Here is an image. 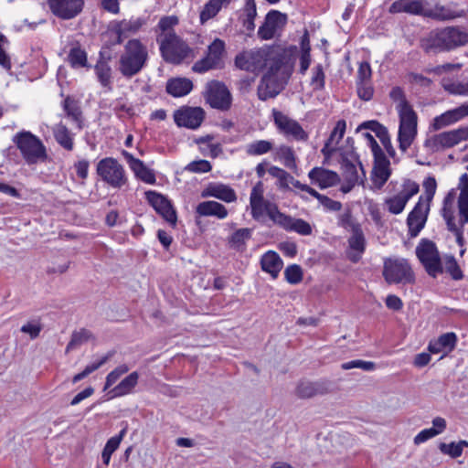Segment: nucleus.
Masks as SVG:
<instances>
[{"instance_id": "obj_64", "label": "nucleus", "mask_w": 468, "mask_h": 468, "mask_svg": "<svg viewBox=\"0 0 468 468\" xmlns=\"http://www.w3.org/2000/svg\"><path fill=\"white\" fill-rule=\"evenodd\" d=\"M381 144H383L384 148L388 152V154L393 157L395 155V150L391 144V141L389 138V134L388 130L385 131L383 133H380V134L378 136Z\"/></svg>"}, {"instance_id": "obj_53", "label": "nucleus", "mask_w": 468, "mask_h": 468, "mask_svg": "<svg viewBox=\"0 0 468 468\" xmlns=\"http://www.w3.org/2000/svg\"><path fill=\"white\" fill-rule=\"evenodd\" d=\"M375 363L371 361H363V360H353L350 362L344 363L342 365V368L345 370H349L352 368H361L366 371H370L375 368Z\"/></svg>"}, {"instance_id": "obj_42", "label": "nucleus", "mask_w": 468, "mask_h": 468, "mask_svg": "<svg viewBox=\"0 0 468 468\" xmlns=\"http://www.w3.org/2000/svg\"><path fill=\"white\" fill-rule=\"evenodd\" d=\"M272 149V144L266 140L255 141L247 145L246 153L249 155H261L270 152Z\"/></svg>"}, {"instance_id": "obj_52", "label": "nucleus", "mask_w": 468, "mask_h": 468, "mask_svg": "<svg viewBox=\"0 0 468 468\" xmlns=\"http://www.w3.org/2000/svg\"><path fill=\"white\" fill-rule=\"evenodd\" d=\"M439 449L442 453L448 454L452 458H457L461 456L463 453V449L460 447V445H458V443L455 442H441L439 445Z\"/></svg>"}, {"instance_id": "obj_23", "label": "nucleus", "mask_w": 468, "mask_h": 468, "mask_svg": "<svg viewBox=\"0 0 468 468\" xmlns=\"http://www.w3.org/2000/svg\"><path fill=\"white\" fill-rule=\"evenodd\" d=\"M349 250L347 258L354 263L357 262L366 249V240L359 226H353L351 237L348 239Z\"/></svg>"}, {"instance_id": "obj_25", "label": "nucleus", "mask_w": 468, "mask_h": 468, "mask_svg": "<svg viewBox=\"0 0 468 468\" xmlns=\"http://www.w3.org/2000/svg\"><path fill=\"white\" fill-rule=\"evenodd\" d=\"M457 336L453 332L442 334L429 343L428 350L431 354L442 353L441 358L451 353L456 346Z\"/></svg>"}, {"instance_id": "obj_45", "label": "nucleus", "mask_w": 468, "mask_h": 468, "mask_svg": "<svg viewBox=\"0 0 468 468\" xmlns=\"http://www.w3.org/2000/svg\"><path fill=\"white\" fill-rule=\"evenodd\" d=\"M268 172L271 176L279 180L280 188H289V184L290 181L292 180V176H291L288 172L277 166L270 167Z\"/></svg>"}, {"instance_id": "obj_4", "label": "nucleus", "mask_w": 468, "mask_h": 468, "mask_svg": "<svg viewBox=\"0 0 468 468\" xmlns=\"http://www.w3.org/2000/svg\"><path fill=\"white\" fill-rule=\"evenodd\" d=\"M147 58L146 47L139 39H131L120 57L119 71L122 76L132 78L142 70Z\"/></svg>"}, {"instance_id": "obj_54", "label": "nucleus", "mask_w": 468, "mask_h": 468, "mask_svg": "<svg viewBox=\"0 0 468 468\" xmlns=\"http://www.w3.org/2000/svg\"><path fill=\"white\" fill-rule=\"evenodd\" d=\"M458 209L460 216V223L463 226L468 222V197L460 194L458 197Z\"/></svg>"}, {"instance_id": "obj_57", "label": "nucleus", "mask_w": 468, "mask_h": 468, "mask_svg": "<svg viewBox=\"0 0 468 468\" xmlns=\"http://www.w3.org/2000/svg\"><path fill=\"white\" fill-rule=\"evenodd\" d=\"M314 75L311 80V84L316 90H321L324 86V73L322 65H317L314 69Z\"/></svg>"}, {"instance_id": "obj_9", "label": "nucleus", "mask_w": 468, "mask_h": 468, "mask_svg": "<svg viewBox=\"0 0 468 468\" xmlns=\"http://www.w3.org/2000/svg\"><path fill=\"white\" fill-rule=\"evenodd\" d=\"M464 140H468V126L436 134L426 140L425 146L433 151H438L452 147Z\"/></svg>"}, {"instance_id": "obj_15", "label": "nucleus", "mask_w": 468, "mask_h": 468, "mask_svg": "<svg viewBox=\"0 0 468 468\" xmlns=\"http://www.w3.org/2000/svg\"><path fill=\"white\" fill-rule=\"evenodd\" d=\"M207 101L214 109L227 111L231 105V95L223 83L212 81L207 86Z\"/></svg>"}, {"instance_id": "obj_28", "label": "nucleus", "mask_w": 468, "mask_h": 468, "mask_svg": "<svg viewBox=\"0 0 468 468\" xmlns=\"http://www.w3.org/2000/svg\"><path fill=\"white\" fill-rule=\"evenodd\" d=\"M308 176L321 188L335 186L340 181L339 176L335 172L320 167L313 168Z\"/></svg>"}, {"instance_id": "obj_58", "label": "nucleus", "mask_w": 468, "mask_h": 468, "mask_svg": "<svg viewBox=\"0 0 468 468\" xmlns=\"http://www.w3.org/2000/svg\"><path fill=\"white\" fill-rule=\"evenodd\" d=\"M250 237V230L249 229H238L230 238V243L235 246L244 244L245 240Z\"/></svg>"}, {"instance_id": "obj_44", "label": "nucleus", "mask_w": 468, "mask_h": 468, "mask_svg": "<svg viewBox=\"0 0 468 468\" xmlns=\"http://www.w3.org/2000/svg\"><path fill=\"white\" fill-rule=\"evenodd\" d=\"M92 337V334L87 329H81L78 332H74L71 335L69 343L67 346L66 352H69L70 349L88 342Z\"/></svg>"}, {"instance_id": "obj_36", "label": "nucleus", "mask_w": 468, "mask_h": 468, "mask_svg": "<svg viewBox=\"0 0 468 468\" xmlns=\"http://www.w3.org/2000/svg\"><path fill=\"white\" fill-rule=\"evenodd\" d=\"M139 379V374L137 372H132L126 378H124L114 388V396H124L132 392L134 387L137 385Z\"/></svg>"}, {"instance_id": "obj_13", "label": "nucleus", "mask_w": 468, "mask_h": 468, "mask_svg": "<svg viewBox=\"0 0 468 468\" xmlns=\"http://www.w3.org/2000/svg\"><path fill=\"white\" fill-rule=\"evenodd\" d=\"M430 207L431 205L424 203V197L420 196L419 201L410 212L407 218L409 234L411 238L417 237L424 228L430 212Z\"/></svg>"}, {"instance_id": "obj_7", "label": "nucleus", "mask_w": 468, "mask_h": 468, "mask_svg": "<svg viewBox=\"0 0 468 468\" xmlns=\"http://www.w3.org/2000/svg\"><path fill=\"white\" fill-rule=\"evenodd\" d=\"M416 254L429 275L436 277L443 271L439 252L434 242L423 239L416 248Z\"/></svg>"}, {"instance_id": "obj_30", "label": "nucleus", "mask_w": 468, "mask_h": 468, "mask_svg": "<svg viewBox=\"0 0 468 468\" xmlns=\"http://www.w3.org/2000/svg\"><path fill=\"white\" fill-rule=\"evenodd\" d=\"M261 266L262 271L270 273L272 278H276L282 268V261L278 253L270 250L261 257Z\"/></svg>"}, {"instance_id": "obj_49", "label": "nucleus", "mask_w": 468, "mask_h": 468, "mask_svg": "<svg viewBox=\"0 0 468 468\" xmlns=\"http://www.w3.org/2000/svg\"><path fill=\"white\" fill-rule=\"evenodd\" d=\"M445 271L453 280H461L463 277V271L453 256L445 259Z\"/></svg>"}, {"instance_id": "obj_47", "label": "nucleus", "mask_w": 468, "mask_h": 468, "mask_svg": "<svg viewBox=\"0 0 468 468\" xmlns=\"http://www.w3.org/2000/svg\"><path fill=\"white\" fill-rule=\"evenodd\" d=\"M286 281L291 284H297L303 280V270L297 264L288 266L284 271Z\"/></svg>"}, {"instance_id": "obj_11", "label": "nucleus", "mask_w": 468, "mask_h": 468, "mask_svg": "<svg viewBox=\"0 0 468 468\" xmlns=\"http://www.w3.org/2000/svg\"><path fill=\"white\" fill-rule=\"evenodd\" d=\"M271 219L285 230L294 231L303 236L311 235L313 231L311 225L307 221L285 215L281 212L278 207L272 208Z\"/></svg>"}, {"instance_id": "obj_2", "label": "nucleus", "mask_w": 468, "mask_h": 468, "mask_svg": "<svg viewBox=\"0 0 468 468\" xmlns=\"http://www.w3.org/2000/svg\"><path fill=\"white\" fill-rule=\"evenodd\" d=\"M389 97L392 101L398 102L397 110L399 117L398 140L399 149L405 153L417 136L418 116L406 100L404 91L400 87H394L389 93Z\"/></svg>"}, {"instance_id": "obj_1", "label": "nucleus", "mask_w": 468, "mask_h": 468, "mask_svg": "<svg viewBox=\"0 0 468 468\" xmlns=\"http://www.w3.org/2000/svg\"><path fill=\"white\" fill-rule=\"evenodd\" d=\"M296 54L295 46H264L239 53L235 58V65L250 72L266 70L258 87L259 98L266 101L283 90L292 74Z\"/></svg>"}, {"instance_id": "obj_18", "label": "nucleus", "mask_w": 468, "mask_h": 468, "mask_svg": "<svg viewBox=\"0 0 468 468\" xmlns=\"http://www.w3.org/2000/svg\"><path fill=\"white\" fill-rule=\"evenodd\" d=\"M205 117V112L199 107H182L174 113L176 123L189 129L198 128Z\"/></svg>"}, {"instance_id": "obj_31", "label": "nucleus", "mask_w": 468, "mask_h": 468, "mask_svg": "<svg viewBox=\"0 0 468 468\" xmlns=\"http://www.w3.org/2000/svg\"><path fill=\"white\" fill-rule=\"evenodd\" d=\"M193 89L192 81L187 78L170 79L166 83V91L173 97H182Z\"/></svg>"}, {"instance_id": "obj_48", "label": "nucleus", "mask_w": 468, "mask_h": 468, "mask_svg": "<svg viewBox=\"0 0 468 468\" xmlns=\"http://www.w3.org/2000/svg\"><path fill=\"white\" fill-rule=\"evenodd\" d=\"M64 110L75 122H80L81 111L76 101L67 97L64 101Z\"/></svg>"}, {"instance_id": "obj_46", "label": "nucleus", "mask_w": 468, "mask_h": 468, "mask_svg": "<svg viewBox=\"0 0 468 468\" xmlns=\"http://www.w3.org/2000/svg\"><path fill=\"white\" fill-rule=\"evenodd\" d=\"M69 61L72 67H85L87 64V54L80 48H73L69 51Z\"/></svg>"}, {"instance_id": "obj_62", "label": "nucleus", "mask_w": 468, "mask_h": 468, "mask_svg": "<svg viewBox=\"0 0 468 468\" xmlns=\"http://www.w3.org/2000/svg\"><path fill=\"white\" fill-rule=\"evenodd\" d=\"M178 23V18L175 16H164L160 19L158 27L162 32L171 29Z\"/></svg>"}, {"instance_id": "obj_27", "label": "nucleus", "mask_w": 468, "mask_h": 468, "mask_svg": "<svg viewBox=\"0 0 468 468\" xmlns=\"http://www.w3.org/2000/svg\"><path fill=\"white\" fill-rule=\"evenodd\" d=\"M201 197H213L227 203L237 200L235 191L230 186L224 184H209L203 190Z\"/></svg>"}, {"instance_id": "obj_32", "label": "nucleus", "mask_w": 468, "mask_h": 468, "mask_svg": "<svg viewBox=\"0 0 468 468\" xmlns=\"http://www.w3.org/2000/svg\"><path fill=\"white\" fill-rule=\"evenodd\" d=\"M463 16V11L452 10L441 5H436L432 9H427L424 13V16L441 21L452 20Z\"/></svg>"}, {"instance_id": "obj_61", "label": "nucleus", "mask_w": 468, "mask_h": 468, "mask_svg": "<svg viewBox=\"0 0 468 468\" xmlns=\"http://www.w3.org/2000/svg\"><path fill=\"white\" fill-rule=\"evenodd\" d=\"M359 82L369 81L371 78V68L367 62H362L357 71Z\"/></svg>"}, {"instance_id": "obj_40", "label": "nucleus", "mask_w": 468, "mask_h": 468, "mask_svg": "<svg viewBox=\"0 0 468 468\" xmlns=\"http://www.w3.org/2000/svg\"><path fill=\"white\" fill-rule=\"evenodd\" d=\"M343 176L347 182V184L356 185L359 181H363V179L359 176L357 168L355 164H353L348 159L343 160Z\"/></svg>"}, {"instance_id": "obj_19", "label": "nucleus", "mask_w": 468, "mask_h": 468, "mask_svg": "<svg viewBox=\"0 0 468 468\" xmlns=\"http://www.w3.org/2000/svg\"><path fill=\"white\" fill-rule=\"evenodd\" d=\"M287 22V16L280 11L271 10L265 17L264 23L258 30V36L263 40L274 37L278 30L283 28Z\"/></svg>"}, {"instance_id": "obj_55", "label": "nucleus", "mask_w": 468, "mask_h": 468, "mask_svg": "<svg viewBox=\"0 0 468 468\" xmlns=\"http://www.w3.org/2000/svg\"><path fill=\"white\" fill-rule=\"evenodd\" d=\"M186 170L193 173H206L211 170V165L207 160H197L189 163Z\"/></svg>"}, {"instance_id": "obj_41", "label": "nucleus", "mask_w": 468, "mask_h": 468, "mask_svg": "<svg viewBox=\"0 0 468 468\" xmlns=\"http://www.w3.org/2000/svg\"><path fill=\"white\" fill-rule=\"evenodd\" d=\"M16 148L20 150L25 160L29 163V131H24L14 137Z\"/></svg>"}, {"instance_id": "obj_29", "label": "nucleus", "mask_w": 468, "mask_h": 468, "mask_svg": "<svg viewBox=\"0 0 468 468\" xmlns=\"http://www.w3.org/2000/svg\"><path fill=\"white\" fill-rule=\"evenodd\" d=\"M425 9L421 1L419 0H398L389 6V13H408L410 15L424 16Z\"/></svg>"}, {"instance_id": "obj_26", "label": "nucleus", "mask_w": 468, "mask_h": 468, "mask_svg": "<svg viewBox=\"0 0 468 468\" xmlns=\"http://www.w3.org/2000/svg\"><path fill=\"white\" fill-rule=\"evenodd\" d=\"M122 155L138 178L147 184H154L155 182L154 172L147 168L141 160L133 157L132 154L126 151H122Z\"/></svg>"}, {"instance_id": "obj_3", "label": "nucleus", "mask_w": 468, "mask_h": 468, "mask_svg": "<svg viewBox=\"0 0 468 468\" xmlns=\"http://www.w3.org/2000/svg\"><path fill=\"white\" fill-rule=\"evenodd\" d=\"M468 44V29L459 27H446L430 33L428 37L421 40V48L425 52L450 51Z\"/></svg>"}, {"instance_id": "obj_5", "label": "nucleus", "mask_w": 468, "mask_h": 468, "mask_svg": "<svg viewBox=\"0 0 468 468\" xmlns=\"http://www.w3.org/2000/svg\"><path fill=\"white\" fill-rule=\"evenodd\" d=\"M160 51L166 62L176 65L193 57V49L173 31L164 35L160 43Z\"/></svg>"}, {"instance_id": "obj_56", "label": "nucleus", "mask_w": 468, "mask_h": 468, "mask_svg": "<svg viewBox=\"0 0 468 468\" xmlns=\"http://www.w3.org/2000/svg\"><path fill=\"white\" fill-rule=\"evenodd\" d=\"M423 186L425 188V194L422 196L424 197V203L431 205L436 191V181L433 177H428Z\"/></svg>"}, {"instance_id": "obj_35", "label": "nucleus", "mask_w": 468, "mask_h": 468, "mask_svg": "<svg viewBox=\"0 0 468 468\" xmlns=\"http://www.w3.org/2000/svg\"><path fill=\"white\" fill-rule=\"evenodd\" d=\"M49 161L46 146L34 134L31 133V164Z\"/></svg>"}, {"instance_id": "obj_14", "label": "nucleus", "mask_w": 468, "mask_h": 468, "mask_svg": "<svg viewBox=\"0 0 468 468\" xmlns=\"http://www.w3.org/2000/svg\"><path fill=\"white\" fill-rule=\"evenodd\" d=\"M264 187L261 181H259L252 188L250 197L251 207V216L255 220H261L264 212L271 218L273 207H278L275 204L266 201L263 197Z\"/></svg>"}, {"instance_id": "obj_63", "label": "nucleus", "mask_w": 468, "mask_h": 468, "mask_svg": "<svg viewBox=\"0 0 468 468\" xmlns=\"http://www.w3.org/2000/svg\"><path fill=\"white\" fill-rule=\"evenodd\" d=\"M279 250L286 256L294 257L297 253V246L294 242L284 241L279 244Z\"/></svg>"}, {"instance_id": "obj_39", "label": "nucleus", "mask_w": 468, "mask_h": 468, "mask_svg": "<svg viewBox=\"0 0 468 468\" xmlns=\"http://www.w3.org/2000/svg\"><path fill=\"white\" fill-rule=\"evenodd\" d=\"M125 433L126 429L124 428L120 431L119 435L112 437L111 439L108 440L101 453L104 464H109L112 454L118 449Z\"/></svg>"}, {"instance_id": "obj_12", "label": "nucleus", "mask_w": 468, "mask_h": 468, "mask_svg": "<svg viewBox=\"0 0 468 468\" xmlns=\"http://www.w3.org/2000/svg\"><path fill=\"white\" fill-rule=\"evenodd\" d=\"M419 192V185L410 179L405 180L402 189L394 197L385 200L388 210L391 214L398 215L401 213L408 201Z\"/></svg>"}, {"instance_id": "obj_33", "label": "nucleus", "mask_w": 468, "mask_h": 468, "mask_svg": "<svg viewBox=\"0 0 468 468\" xmlns=\"http://www.w3.org/2000/svg\"><path fill=\"white\" fill-rule=\"evenodd\" d=\"M197 213L199 216H215L218 218H225L228 215L227 208L216 201H204L197 205Z\"/></svg>"}, {"instance_id": "obj_37", "label": "nucleus", "mask_w": 468, "mask_h": 468, "mask_svg": "<svg viewBox=\"0 0 468 468\" xmlns=\"http://www.w3.org/2000/svg\"><path fill=\"white\" fill-rule=\"evenodd\" d=\"M100 57L101 58L95 66L96 74L101 84L104 87H108L111 83L112 69L105 59L102 51L100 52Z\"/></svg>"}, {"instance_id": "obj_59", "label": "nucleus", "mask_w": 468, "mask_h": 468, "mask_svg": "<svg viewBox=\"0 0 468 468\" xmlns=\"http://www.w3.org/2000/svg\"><path fill=\"white\" fill-rule=\"evenodd\" d=\"M373 93V87L369 84L368 81L358 82L357 94L360 99L364 101H369L372 98Z\"/></svg>"}, {"instance_id": "obj_17", "label": "nucleus", "mask_w": 468, "mask_h": 468, "mask_svg": "<svg viewBox=\"0 0 468 468\" xmlns=\"http://www.w3.org/2000/svg\"><path fill=\"white\" fill-rule=\"evenodd\" d=\"M224 51V41L219 38H216L208 46L207 56L194 64L192 68L193 70L196 72H205L215 68L218 64Z\"/></svg>"}, {"instance_id": "obj_51", "label": "nucleus", "mask_w": 468, "mask_h": 468, "mask_svg": "<svg viewBox=\"0 0 468 468\" xmlns=\"http://www.w3.org/2000/svg\"><path fill=\"white\" fill-rule=\"evenodd\" d=\"M129 371V367L125 364L118 366L115 369L111 371L106 377L104 389L112 386L123 374Z\"/></svg>"}, {"instance_id": "obj_60", "label": "nucleus", "mask_w": 468, "mask_h": 468, "mask_svg": "<svg viewBox=\"0 0 468 468\" xmlns=\"http://www.w3.org/2000/svg\"><path fill=\"white\" fill-rule=\"evenodd\" d=\"M5 43H7V38L3 34H0V65L9 69L11 68L10 58L3 48Z\"/></svg>"}, {"instance_id": "obj_22", "label": "nucleus", "mask_w": 468, "mask_h": 468, "mask_svg": "<svg viewBox=\"0 0 468 468\" xmlns=\"http://www.w3.org/2000/svg\"><path fill=\"white\" fill-rule=\"evenodd\" d=\"M330 392V386L325 381H300L296 387L295 394L300 399H311L317 395H325Z\"/></svg>"}, {"instance_id": "obj_24", "label": "nucleus", "mask_w": 468, "mask_h": 468, "mask_svg": "<svg viewBox=\"0 0 468 468\" xmlns=\"http://www.w3.org/2000/svg\"><path fill=\"white\" fill-rule=\"evenodd\" d=\"M468 115V103L463 104L458 108L447 111L434 118L432 128L435 131L441 130L450 124H452L462 118Z\"/></svg>"}, {"instance_id": "obj_16", "label": "nucleus", "mask_w": 468, "mask_h": 468, "mask_svg": "<svg viewBox=\"0 0 468 468\" xmlns=\"http://www.w3.org/2000/svg\"><path fill=\"white\" fill-rule=\"evenodd\" d=\"M373 154V183L378 189H380L390 176V162L378 144L374 146Z\"/></svg>"}, {"instance_id": "obj_50", "label": "nucleus", "mask_w": 468, "mask_h": 468, "mask_svg": "<svg viewBox=\"0 0 468 468\" xmlns=\"http://www.w3.org/2000/svg\"><path fill=\"white\" fill-rule=\"evenodd\" d=\"M221 9L218 4L208 1L200 12V23L203 25L209 19L213 18Z\"/></svg>"}, {"instance_id": "obj_20", "label": "nucleus", "mask_w": 468, "mask_h": 468, "mask_svg": "<svg viewBox=\"0 0 468 468\" xmlns=\"http://www.w3.org/2000/svg\"><path fill=\"white\" fill-rule=\"evenodd\" d=\"M51 12L58 17L69 20L83 9L84 0H48Z\"/></svg>"}, {"instance_id": "obj_10", "label": "nucleus", "mask_w": 468, "mask_h": 468, "mask_svg": "<svg viewBox=\"0 0 468 468\" xmlns=\"http://www.w3.org/2000/svg\"><path fill=\"white\" fill-rule=\"evenodd\" d=\"M272 115L274 123L280 133L295 141L305 142L308 140V133L296 120L276 110H273Z\"/></svg>"}, {"instance_id": "obj_21", "label": "nucleus", "mask_w": 468, "mask_h": 468, "mask_svg": "<svg viewBox=\"0 0 468 468\" xmlns=\"http://www.w3.org/2000/svg\"><path fill=\"white\" fill-rule=\"evenodd\" d=\"M146 199L154 210L160 214L167 222L176 226L177 217L176 210L171 203L161 194L154 191H147L145 193Z\"/></svg>"}, {"instance_id": "obj_38", "label": "nucleus", "mask_w": 468, "mask_h": 468, "mask_svg": "<svg viewBox=\"0 0 468 468\" xmlns=\"http://www.w3.org/2000/svg\"><path fill=\"white\" fill-rule=\"evenodd\" d=\"M145 24L146 19L144 17L124 19L117 23L116 30L120 34L136 33Z\"/></svg>"}, {"instance_id": "obj_34", "label": "nucleus", "mask_w": 468, "mask_h": 468, "mask_svg": "<svg viewBox=\"0 0 468 468\" xmlns=\"http://www.w3.org/2000/svg\"><path fill=\"white\" fill-rule=\"evenodd\" d=\"M54 137L57 143L67 151L73 149V138L69 130L63 124H58L53 129Z\"/></svg>"}, {"instance_id": "obj_8", "label": "nucleus", "mask_w": 468, "mask_h": 468, "mask_svg": "<svg viewBox=\"0 0 468 468\" xmlns=\"http://www.w3.org/2000/svg\"><path fill=\"white\" fill-rule=\"evenodd\" d=\"M97 173L103 181L113 187H121L125 184L124 170L113 158L101 159L97 165Z\"/></svg>"}, {"instance_id": "obj_43", "label": "nucleus", "mask_w": 468, "mask_h": 468, "mask_svg": "<svg viewBox=\"0 0 468 468\" xmlns=\"http://www.w3.org/2000/svg\"><path fill=\"white\" fill-rule=\"evenodd\" d=\"M277 154L282 160H283V164L286 167L292 170L297 168L295 154L292 147L282 145L279 147Z\"/></svg>"}, {"instance_id": "obj_6", "label": "nucleus", "mask_w": 468, "mask_h": 468, "mask_svg": "<svg viewBox=\"0 0 468 468\" xmlns=\"http://www.w3.org/2000/svg\"><path fill=\"white\" fill-rule=\"evenodd\" d=\"M383 276L388 283H413L415 281L412 270L404 259L385 260Z\"/></svg>"}]
</instances>
